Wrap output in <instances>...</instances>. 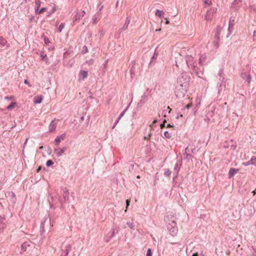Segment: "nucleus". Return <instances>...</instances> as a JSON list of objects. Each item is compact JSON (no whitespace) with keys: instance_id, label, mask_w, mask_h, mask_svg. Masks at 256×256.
Returning a JSON list of instances; mask_svg holds the SVG:
<instances>
[{"instance_id":"13d9d810","label":"nucleus","mask_w":256,"mask_h":256,"mask_svg":"<svg viewBox=\"0 0 256 256\" xmlns=\"http://www.w3.org/2000/svg\"><path fill=\"white\" fill-rule=\"evenodd\" d=\"M188 157H189V158H190V157H191V154H186V158H188Z\"/></svg>"},{"instance_id":"20e7f679","label":"nucleus","mask_w":256,"mask_h":256,"mask_svg":"<svg viewBox=\"0 0 256 256\" xmlns=\"http://www.w3.org/2000/svg\"><path fill=\"white\" fill-rule=\"evenodd\" d=\"M86 14V12L84 10H82L80 12H76V16H74L73 18V22L74 23H77L80 22V20H82Z\"/></svg>"},{"instance_id":"6e6d98bb","label":"nucleus","mask_w":256,"mask_h":256,"mask_svg":"<svg viewBox=\"0 0 256 256\" xmlns=\"http://www.w3.org/2000/svg\"><path fill=\"white\" fill-rule=\"evenodd\" d=\"M182 114H178V116H176V118H178L180 117H182Z\"/></svg>"},{"instance_id":"c03bdc74","label":"nucleus","mask_w":256,"mask_h":256,"mask_svg":"<svg viewBox=\"0 0 256 256\" xmlns=\"http://www.w3.org/2000/svg\"><path fill=\"white\" fill-rule=\"evenodd\" d=\"M24 83L25 84H28V86H29V87H30V86H31V84L28 82V80H24Z\"/></svg>"},{"instance_id":"774afa93","label":"nucleus","mask_w":256,"mask_h":256,"mask_svg":"<svg viewBox=\"0 0 256 256\" xmlns=\"http://www.w3.org/2000/svg\"><path fill=\"white\" fill-rule=\"evenodd\" d=\"M156 122V120H154V122H152V123H153V124H154V123H155V122Z\"/></svg>"},{"instance_id":"aec40b11","label":"nucleus","mask_w":256,"mask_h":256,"mask_svg":"<svg viewBox=\"0 0 256 256\" xmlns=\"http://www.w3.org/2000/svg\"><path fill=\"white\" fill-rule=\"evenodd\" d=\"M155 14L160 18H162V16L164 14V12L163 10H156Z\"/></svg>"},{"instance_id":"f8f14e48","label":"nucleus","mask_w":256,"mask_h":256,"mask_svg":"<svg viewBox=\"0 0 256 256\" xmlns=\"http://www.w3.org/2000/svg\"><path fill=\"white\" fill-rule=\"evenodd\" d=\"M43 97L42 96H37L34 98V104H40L42 102Z\"/></svg>"},{"instance_id":"7c9ffc66","label":"nucleus","mask_w":256,"mask_h":256,"mask_svg":"<svg viewBox=\"0 0 256 256\" xmlns=\"http://www.w3.org/2000/svg\"><path fill=\"white\" fill-rule=\"evenodd\" d=\"M71 248V246L70 245L68 244L67 246H66V255H68V252L70 250V249Z\"/></svg>"},{"instance_id":"cd10ccee","label":"nucleus","mask_w":256,"mask_h":256,"mask_svg":"<svg viewBox=\"0 0 256 256\" xmlns=\"http://www.w3.org/2000/svg\"><path fill=\"white\" fill-rule=\"evenodd\" d=\"M54 164V162L52 160H48L46 162V166L49 167Z\"/></svg>"},{"instance_id":"4be33fe9","label":"nucleus","mask_w":256,"mask_h":256,"mask_svg":"<svg viewBox=\"0 0 256 256\" xmlns=\"http://www.w3.org/2000/svg\"><path fill=\"white\" fill-rule=\"evenodd\" d=\"M48 200L49 202V203L50 204V207L51 208H55L54 207H53V205H52V202H53V201H54V197L52 196L51 194L50 195L48 198Z\"/></svg>"},{"instance_id":"0eeeda50","label":"nucleus","mask_w":256,"mask_h":256,"mask_svg":"<svg viewBox=\"0 0 256 256\" xmlns=\"http://www.w3.org/2000/svg\"><path fill=\"white\" fill-rule=\"evenodd\" d=\"M88 76V71L84 70H81L80 72L78 75V80H83L84 78H87Z\"/></svg>"},{"instance_id":"e2e57ef3","label":"nucleus","mask_w":256,"mask_h":256,"mask_svg":"<svg viewBox=\"0 0 256 256\" xmlns=\"http://www.w3.org/2000/svg\"><path fill=\"white\" fill-rule=\"evenodd\" d=\"M118 2L117 1L116 2V7H117L118 6Z\"/></svg>"},{"instance_id":"09e8293b","label":"nucleus","mask_w":256,"mask_h":256,"mask_svg":"<svg viewBox=\"0 0 256 256\" xmlns=\"http://www.w3.org/2000/svg\"><path fill=\"white\" fill-rule=\"evenodd\" d=\"M56 11V8L55 6L53 7L52 10V13H54Z\"/></svg>"},{"instance_id":"bf43d9fd","label":"nucleus","mask_w":256,"mask_h":256,"mask_svg":"<svg viewBox=\"0 0 256 256\" xmlns=\"http://www.w3.org/2000/svg\"><path fill=\"white\" fill-rule=\"evenodd\" d=\"M192 256H198V254L197 253H194L192 254Z\"/></svg>"},{"instance_id":"c85d7f7f","label":"nucleus","mask_w":256,"mask_h":256,"mask_svg":"<svg viewBox=\"0 0 256 256\" xmlns=\"http://www.w3.org/2000/svg\"><path fill=\"white\" fill-rule=\"evenodd\" d=\"M164 136L166 138H169L171 137V134L168 132L166 131L164 132Z\"/></svg>"},{"instance_id":"ddd939ff","label":"nucleus","mask_w":256,"mask_h":256,"mask_svg":"<svg viewBox=\"0 0 256 256\" xmlns=\"http://www.w3.org/2000/svg\"><path fill=\"white\" fill-rule=\"evenodd\" d=\"M238 171V170H236L235 168H230L228 172V178H232Z\"/></svg>"},{"instance_id":"ea45409f","label":"nucleus","mask_w":256,"mask_h":256,"mask_svg":"<svg viewBox=\"0 0 256 256\" xmlns=\"http://www.w3.org/2000/svg\"><path fill=\"white\" fill-rule=\"evenodd\" d=\"M40 8H34V10H35V14H40V12H39V11H40V10H39Z\"/></svg>"},{"instance_id":"0e129e2a","label":"nucleus","mask_w":256,"mask_h":256,"mask_svg":"<svg viewBox=\"0 0 256 256\" xmlns=\"http://www.w3.org/2000/svg\"><path fill=\"white\" fill-rule=\"evenodd\" d=\"M160 29H156V32H158V31H160Z\"/></svg>"},{"instance_id":"9d476101","label":"nucleus","mask_w":256,"mask_h":256,"mask_svg":"<svg viewBox=\"0 0 256 256\" xmlns=\"http://www.w3.org/2000/svg\"><path fill=\"white\" fill-rule=\"evenodd\" d=\"M66 134H62L61 135L57 136L55 139V142L57 144H58L61 140H64L65 138Z\"/></svg>"},{"instance_id":"4c0bfd02","label":"nucleus","mask_w":256,"mask_h":256,"mask_svg":"<svg viewBox=\"0 0 256 256\" xmlns=\"http://www.w3.org/2000/svg\"><path fill=\"white\" fill-rule=\"evenodd\" d=\"M204 3L208 4V6L212 4V2L210 0H204Z\"/></svg>"},{"instance_id":"69168bd1","label":"nucleus","mask_w":256,"mask_h":256,"mask_svg":"<svg viewBox=\"0 0 256 256\" xmlns=\"http://www.w3.org/2000/svg\"><path fill=\"white\" fill-rule=\"evenodd\" d=\"M40 170V168H38L37 170V172H38Z\"/></svg>"},{"instance_id":"473e14b6","label":"nucleus","mask_w":256,"mask_h":256,"mask_svg":"<svg viewBox=\"0 0 256 256\" xmlns=\"http://www.w3.org/2000/svg\"><path fill=\"white\" fill-rule=\"evenodd\" d=\"M126 109L125 110H124L121 114H120V116H118V120H120V118L124 116L126 112Z\"/></svg>"},{"instance_id":"72a5a7b5","label":"nucleus","mask_w":256,"mask_h":256,"mask_svg":"<svg viewBox=\"0 0 256 256\" xmlns=\"http://www.w3.org/2000/svg\"><path fill=\"white\" fill-rule=\"evenodd\" d=\"M4 98L6 100H13L14 98V96H5Z\"/></svg>"},{"instance_id":"de8ad7c7","label":"nucleus","mask_w":256,"mask_h":256,"mask_svg":"<svg viewBox=\"0 0 256 256\" xmlns=\"http://www.w3.org/2000/svg\"><path fill=\"white\" fill-rule=\"evenodd\" d=\"M118 122H119V120H118V118L117 120L116 121L115 123L112 126V128H114L116 126V125Z\"/></svg>"},{"instance_id":"4468645a","label":"nucleus","mask_w":256,"mask_h":256,"mask_svg":"<svg viewBox=\"0 0 256 256\" xmlns=\"http://www.w3.org/2000/svg\"><path fill=\"white\" fill-rule=\"evenodd\" d=\"M56 127V123L54 121H52L49 126V130L50 132H52L55 130Z\"/></svg>"},{"instance_id":"bb28decb","label":"nucleus","mask_w":256,"mask_h":256,"mask_svg":"<svg viewBox=\"0 0 256 256\" xmlns=\"http://www.w3.org/2000/svg\"><path fill=\"white\" fill-rule=\"evenodd\" d=\"M171 174V172L169 169H165L164 174L166 176H169Z\"/></svg>"},{"instance_id":"603ef678","label":"nucleus","mask_w":256,"mask_h":256,"mask_svg":"<svg viewBox=\"0 0 256 256\" xmlns=\"http://www.w3.org/2000/svg\"><path fill=\"white\" fill-rule=\"evenodd\" d=\"M126 208H127L130 204V200H126Z\"/></svg>"},{"instance_id":"c756f323","label":"nucleus","mask_w":256,"mask_h":256,"mask_svg":"<svg viewBox=\"0 0 256 256\" xmlns=\"http://www.w3.org/2000/svg\"><path fill=\"white\" fill-rule=\"evenodd\" d=\"M71 248V246L70 245L68 244L67 246H66V255H68V252L70 250V249Z\"/></svg>"},{"instance_id":"3c124183","label":"nucleus","mask_w":256,"mask_h":256,"mask_svg":"<svg viewBox=\"0 0 256 256\" xmlns=\"http://www.w3.org/2000/svg\"><path fill=\"white\" fill-rule=\"evenodd\" d=\"M4 218L0 216V222H4Z\"/></svg>"},{"instance_id":"dca6fc26","label":"nucleus","mask_w":256,"mask_h":256,"mask_svg":"<svg viewBox=\"0 0 256 256\" xmlns=\"http://www.w3.org/2000/svg\"><path fill=\"white\" fill-rule=\"evenodd\" d=\"M219 32H217V34L216 35V38L217 40L214 41L213 42L214 46L216 48H218L219 46Z\"/></svg>"},{"instance_id":"680f3d73","label":"nucleus","mask_w":256,"mask_h":256,"mask_svg":"<svg viewBox=\"0 0 256 256\" xmlns=\"http://www.w3.org/2000/svg\"><path fill=\"white\" fill-rule=\"evenodd\" d=\"M172 126H171L170 124H168V126H167V128L168 127H172Z\"/></svg>"},{"instance_id":"37998d69","label":"nucleus","mask_w":256,"mask_h":256,"mask_svg":"<svg viewBox=\"0 0 256 256\" xmlns=\"http://www.w3.org/2000/svg\"><path fill=\"white\" fill-rule=\"evenodd\" d=\"M83 52H84V53H86L88 52V48L86 46H84L83 47Z\"/></svg>"},{"instance_id":"a18cd8bd","label":"nucleus","mask_w":256,"mask_h":256,"mask_svg":"<svg viewBox=\"0 0 256 256\" xmlns=\"http://www.w3.org/2000/svg\"><path fill=\"white\" fill-rule=\"evenodd\" d=\"M192 106V104H188L185 106V108L188 109Z\"/></svg>"},{"instance_id":"1a4fd4ad","label":"nucleus","mask_w":256,"mask_h":256,"mask_svg":"<svg viewBox=\"0 0 256 256\" xmlns=\"http://www.w3.org/2000/svg\"><path fill=\"white\" fill-rule=\"evenodd\" d=\"M148 100V96L144 94L141 97V99L140 100L138 104L142 106L145 104Z\"/></svg>"},{"instance_id":"6e6552de","label":"nucleus","mask_w":256,"mask_h":256,"mask_svg":"<svg viewBox=\"0 0 256 256\" xmlns=\"http://www.w3.org/2000/svg\"><path fill=\"white\" fill-rule=\"evenodd\" d=\"M242 2V0H234L232 3V7L234 9L237 10L240 7Z\"/></svg>"},{"instance_id":"2f4dec72","label":"nucleus","mask_w":256,"mask_h":256,"mask_svg":"<svg viewBox=\"0 0 256 256\" xmlns=\"http://www.w3.org/2000/svg\"><path fill=\"white\" fill-rule=\"evenodd\" d=\"M71 248V246L70 245L68 244L67 246H66V255H68V252L70 250V249Z\"/></svg>"},{"instance_id":"a211bd4d","label":"nucleus","mask_w":256,"mask_h":256,"mask_svg":"<svg viewBox=\"0 0 256 256\" xmlns=\"http://www.w3.org/2000/svg\"><path fill=\"white\" fill-rule=\"evenodd\" d=\"M17 106V104L16 102H12L10 104L6 107V109L8 110H11Z\"/></svg>"},{"instance_id":"5fc2aeb1","label":"nucleus","mask_w":256,"mask_h":256,"mask_svg":"<svg viewBox=\"0 0 256 256\" xmlns=\"http://www.w3.org/2000/svg\"><path fill=\"white\" fill-rule=\"evenodd\" d=\"M177 168H178V164H176V165H175V166H174V169L175 170H177V172H178V170H177Z\"/></svg>"},{"instance_id":"a19ab883","label":"nucleus","mask_w":256,"mask_h":256,"mask_svg":"<svg viewBox=\"0 0 256 256\" xmlns=\"http://www.w3.org/2000/svg\"><path fill=\"white\" fill-rule=\"evenodd\" d=\"M44 41V43L47 45L50 42L48 38H45Z\"/></svg>"},{"instance_id":"e433bc0d","label":"nucleus","mask_w":256,"mask_h":256,"mask_svg":"<svg viewBox=\"0 0 256 256\" xmlns=\"http://www.w3.org/2000/svg\"><path fill=\"white\" fill-rule=\"evenodd\" d=\"M250 164H251L250 160L248 162H244L242 163V165H244V166H249Z\"/></svg>"},{"instance_id":"58836bf2","label":"nucleus","mask_w":256,"mask_h":256,"mask_svg":"<svg viewBox=\"0 0 256 256\" xmlns=\"http://www.w3.org/2000/svg\"><path fill=\"white\" fill-rule=\"evenodd\" d=\"M29 245L27 242H24L22 245V248H26L27 246H28Z\"/></svg>"},{"instance_id":"393cba45","label":"nucleus","mask_w":256,"mask_h":256,"mask_svg":"<svg viewBox=\"0 0 256 256\" xmlns=\"http://www.w3.org/2000/svg\"><path fill=\"white\" fill-rule=\"evenodd\" d=\"M34 3L35 8H40L41 6L42 2L40 0H35Z\"/></svg>"},{"instance_id":"f257e3e1","label":"nucleus","mask_w":256,"mask_h":256,"mask_svg":"<svg viewBox=\"0 0 256 256\" xmlns=\"http://www.w3.org/2000/svg\"><path fill=\"white\" fill-rule=\"evenodd\" d=\"M186 62L189 68L192 70L198 77L202 78V76L199 75V73L198 72L199 68L197 66V64L194 58L191 56H188L186 57Z\"/></svg>"},{"instance_id":"f3484780","label":"nucleus","mask_w":256,"mask_h":256,"mask_svg":"<svg viewBox=\"0 0 256 256\" xmlns=\"http://www.w3.org/2000/svg\"><path fill=\"white\" fill-rule=\"evenodd\" d=\"M170 233L172 236L176 235L178 232V228L176 226H174L172 227V228L170 230Z\"/></svg>"},{"instance_id":"f03ea898","label":"nucleus","mask_w":256,"mask_h":256,"mask_svg":"<svg viewBox=\"0 0 256 256\" xmlns=\"http://www.w3.org/2000/svg\"><path fill=\"white\" fill-rule=\"evenodd\" d=\"M188 86L186 83L181 85L178 84L175 91L176 96L178 98H183L186 94Z\"/></svg>"},{"instance_id":"052dcab7","label":"nucleus","mask_w":256,"mask_h":256,"mask_svg":"<svg viewBox=\"0 0 256 256\" xmlns=\"http://www.w3.org/2000/svg\"><path fill=\"white\" fill-rule=\"evenodd\" d=\"M256 190H254V191L252 192V193H253L254 196V195H255V194H256Z\"/></svg>"},{"instance_id":"79ce46f5","label":"nucleus","mask_w":256,"mask_h":256,"mask_svg":"<svg viewBox=\"0 0 256 256\" xmlns=\"http://www.w3.org/2000/svg\"><path fill=\"white\" fill-rule=\"evenodd\" d=\"M46 10V8H42L40 10L39 12H40V14L44 12V11Z\"/></svg>"},{"instance_id":"412c9836","label":"nucleus","mask_w":256,"mask_h":256,"mask_svg":"<svg viewBox=\"0 0 256 256\" xmlns=\"http://www.w3.org/2000/svg\"><path fill=\"white\" fill-rule=\"evenodd\" d=\"M244 75L246 78H245L244 76V78H245L246 80L248 82V83L249 84L250 82V80H251V76L249 74H247V73H244Z\"/></svg>"},{"instance_id":"864d4df0","label":"nucleus","mask_w":256,"mask_h":256,"mask_svg":"<svg viewBox=\"0 0 256 256\" xmlns=\"http://www.w3.org/2000/svg\"><path fill=\"white\" fill-rule=\"evenodd\" d=\"M28 138H26V140H25V142H24V147L26 144V143L28 142Z\"/></svg>"},{"instance_id":"2eb2a0df","label":"nucleus","mask_w":256,"mask_h":256,"mask_svg":"<svg viewBox=\"0 0 256 256\" xmlns=\"http://www.w3.org/2000/svg\"><path fill=\"white\" fill-rule=\"evenodd\" d=\"M206 60V56L204 54H202L200 56L198 64L200 66H202L204 62H205Z\"/></svg>"},{"instance_id":"7ed1b4c3","label":"nucleus","mask_w":256,"mask_h":256,"mask_svg":"<svg viewBox=\"0 0 256 256\" xmlns=\"http://www.w3.org/2000/svg\"><path fill=\"white\" fill-rule=\"evenodd\" d=\"M190 77L188 74L185 72H182L178 78V84L180 85L184 84L186 83V86H188Z\"/></svg>"},{"instance_id":"c9c22d12","label":"nucleus","mask_w":256,"mask_h":256,"mask_svg":"<svg viewBox=\"0 0 256 256\" xmlns=\"http://www.w3.org/2000/svg\"><path fill=\"white\" fill-rule=\"evenodd\" d=\"M146 256H152V251L150 248H148L147 250Z\"/></svg>"},{"instance_id":"a878e982","label":"nucleus","mask_w":256,"mask_h":256,"mask_svg":"<svg viewBox=\"0 0 256 256\" xmlns=\"http://www.w3.org/2000/svg\"><path fill=\"white\" fill-rule=\"evenodd\" d=\"M64 26H65V24L64 23L60 24V26L58 29V32H61L62 31V30L64 28Z\"/></svg>"},{"instance_id":"49530a36","label":"nucleus","mask_w":256,"mask_h":256,"mask_svg":"<svg viewBox=\"0 0 256 256\" xmlns=\"http://www.w3.org/2000/svg\"><path fill=\"white\" fill-rule=\"evenodd\" d=\"M118 122H119V120H118V118L117 120L116 121L115 123L112 126V128H114L116 126V125Z\"/></svg>"},{"instance_id":"5701e85b","label":"nucleus","mask_w":256,"mask_h":256,"mask_svg":"<svg viewBox=\"0 0 256 256\" xmlns=\"http://www.w3.org/2000/svg\"><path fill=\"white\" fill-rule=\"evenodd\" d=\"M250 163L251 165H254L256 166V156H253L251 158Z\"/></svg>"},{"instance_id":"338daca9","label":"nucleus","mask_w":256,"mask_h":256,"mask_svg":"<svg viewBox=\"0 0 256 256\" xmlns=\"http://www.w3.org/2000/svg\"><path fill=\"white\" fill-rule=\"evenodd\" d=\"M156 122V120H154V122H152V123H153V124H154V123H155V122Z\"/></svg>"},{"instance_id":"b1692460","label":"nucleus","mask_w":256,"mask_h":256,"mask_svg":"<svg viewBox=\"0 0 256 256\" xmlns=\"http://www.w3.org/2000/svg\"><path fill=\"white\" fill-rule=\"evenodd\" d=\"M40 56L42 57V60H46L47 62L48 58L46 54H45L44 52H42L40 53Z\"/></svg>"},{"instance_id":"f704fd0d","label":"nucleus","mask_w":256,"mask_h":256,"mask_svg":"<svg viewBox=\"0 0 256 256\" xmlns=\"http://www.w3.org/2000/svg\"><path fill=\"white\" fill-rule=\"evenodd\" d=\"M130 23V20H128V18L126 20V24L124 25V29L127 28L128 24Z\"/></svg>"},{"instance_id":"4d7b16f0","label":"nucleus","mask_w":256,"mask_h":256,"mask_svg":"<svg viewBox=\"0 0 256 256\" xmlns=\"http://www.w3.org/2000/svg\"><path fill=\"white\" fill-rule=\"evenodd\" d=\"M170 24V21L166 19V24Z\"/></svg>"},{"instance_id":"6ab92c4d","label":"nucleus","mask_w":256,"mask_h":256,"mask_svg":"<svg viewBox=\"0 0 256 256\" xmlns=\"http://www.w3.org/2000/svg\"><path fill=\"white\" fill-rule=\"evenodd\" d=\"M98 17H99V14L98 13L94 14L92 18V22L93 24H95L98 22Z\"/></svg>"},{"instance_id":"423d86ee","label":"nucleus","mask_w":256,"mask_h":256,"mask_svg":"<svg viewBox=\"0 0 256 256\" xmlns=\"http://www.w3.org/2000/svg\"><path fill=\"white\" fill-rule=\"evenodd\" d=\"M66 150V147L64 146L62 148H58L54 150V152L57 156H61Z\"/></svg>"},{"instance_id":"39448f33","label":"nucleus","mask_w":256,"mask_h":256,"mask_svg":"<svg viewBox=\"0 0 256 256\" xmlns=\"http://www.w3.org/2000/svg\"><path fill=\"white\" fill-rule=\"evenodd\" d=\"M69 198V192L68 190L65 188L63 190V198H60L59 201L62 204V208L63 207V204L67 201Z\"/></svg>"},{"instance_id":"9b49d317","label":"nucleus","mask_w":256,"mask_h":256,"mask_svg":"<svg viewBox=\"0 0 256 256\" xmlns=\"http://www.w3.org/2000/svg\"><path fill=\"white\" fill-rule=\"evenodd\" d=\"M0 45L2 46H6L7 48L10 46L9 44H8L7 40L2 36H0Z\"/></svg>"},{"instance_id":"8fccbe9b","label":"nucleus","mask_w":256,"mask_h":256,"mask_svg":"<svg viewBox=\"0 0 256 256\" xmlns=\"http://www.w3.org/2000/svg\"><path fill=\"white\" fill-rule=\"evenodd\" d=\"M189 152H190V150H189V148H188V147L186 148V149H185V153L187 154Z\"/></svg>"}]
</instances>
